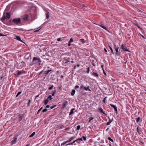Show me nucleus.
I'll return each instance as SVG.
<instances>
[{
    "label": "nucleus",
    "mask_w": 146,
    "mask_h": 146,
    "mask_svg": "<svg viewBox=\"0 0 146 146\" xmlns=\"http://www.w3.org/2000/svg\"><path fill=\"white\" fill-rule=\"evenodd\" d=\"M17 139V137H15L14 138V139L11 142V143L12 144H15L16 142V140Z\"/></svg>",
    "instance_id": "nucleus-16"
},
{
    "label": "nucleus",
    "mask_w": 146,
    "mask_h": 146,
    "mask_svg": "<svg viewBox=\"0 0 146 146\" xmlns=\"http://www.w3.org/2000/svg\"><path fill=\"white\" fill-rule=\"evenodd\" d=\"M22 93V92H19L16 95V97H18L19 95H20Z\"/></svg>",
    "instance_id": "nucleus-30"
},
{
    "label": "nucleus",
    "mask_w": 146,
    "mask_h": 146,
    "mask_svg": "<svg viewBox=\"0 0 146 146\" xmlns=\"http://www.w3.org/2000/svg\"><path fill=\"white\" fill-rule=\"evenodd\" d=\"M9 22L10 23H11V24L13 25H14V24L13 23V20H12L11 19H10Z\"/></svg>",
    "instance_id": "nucleus-41"
},
{
    "label": "nucleus",
    "mask_w": 146,
    "mask_h": 146,
    "mask_svg": "<svg viewBox=\"0 0 146 146\" xmlns=\"http://www.w3.org/2000/svg\"><path fill=\"white\" fill-rule=\"evenodd\" d=\"M49 100L48 99H47L45 100H44V104L45 105H46L48 102Z\"/></svg>",
    "instance_id": "nucleus-19"
},
{
    "label": "nucleus",
    "mask_w": 146,
    "mask_h": 146,
    "mask_svg": "<svg viewBox=\"0 0 146 146\" xmlns=\"http://www.w3.org/2000/svg\"><path fill=\"white\" fill-rule=\"evenodd\" d=\"M49 13L48 11H47V13L46 14V18L48 19L49 17Z\"/></svg>",
    "instance_id": "nucleus-21"
},
{
    "label": "nucleus",
    "mask_w": 146,
    "mask_h": 146,
    "mask_svg": "<svg viewBox=\"0 0 146 146\" xmlns=\"http://www.w3.org/2000/svg\"><path fill=\"white\" fill-rule=\"evenodd\" d=\"M84 87H83V86H80V89H84Z\"/></svg>",
    "instance_id": "nucleus-54"
},
{
    "label": "nucleus",
    "mask_w": 146,
    "mask_h": 146,
    "mask_svg": "<svg viewBox=\"0 0 146 146\" xmlns=\"http://www.w3.org/2000/svg\"><path fill=\"white\" fill-rule=\"evenodd\" d=\"M80 40L83 43H85L86 41L84 40V39H81Z\"/></svg>",
    "instance_id": "nucleus-26"
},
{
    "label": "nucleus",
    "mask_w": 146,
    "mask_h": 146,
    "mask_svg": "<svg viewBox=\"0 0 146 146\" xmlns=\"http://www.w3.org/2000/svg\"><path fill=\"white\" fill-rule=\"evenodd\" d=\"M121 48L122 49L124 52L128 51L130 52V51L127 49L126 46L125 45H124L123 44H122L121 46Z\"/></svg>",
    "instance_id": "nucleus-3"
},
{
    "label": "nucleus",
    "mask_w": 146,
    "mask_h": 146,
    "mask_svg": "<svg viewBox=\"0 0 146 146\" xmlns=\"http://www.w3.org/2000/svg\"><path fill=\"white\" fill-rule=\"evenodd\" d=\"M139 127L138 126L137 127V131L138 133L139 134H141V132L140 131H139Z\"/></svg>",
    "instance_id": "nucleus-27"
},
{
    "label": "nucleus",
    "mask_w": 146,
    "mask_h": 146,
    "mask_svg": "<svg viewBox=\"0 0 146 146\" xmlns=\"http://www.w3.org/2000/svg\"><path fill=\"white\" fill-rule=\"evenodd\" d=\"M110 105L111 107L114 108V110L115 111L116 113L117 114L118 112L117 107L113 104H110Z\"/></svg>",
    "instance_id": "nucleus-7"
},
{
    "label": "nucleus",
    "mask_w": 146,
    "mask_h": 146,
    "mask_svg": "<svg viewBox=\"0 0 146 146\" xmlns=\"http://www.w3.org/2000/svg\"><path fill=\"white\" fill-rule=\"evenodd\" d=\"M106 98H107L106 97H105V98H104V99L103 100V102L105 104L106 103V102H105V100H106Z\"/></svg>",
    "instance_id": "nucleus-40"
},
{
    "label": "nucleus",
    "mask_w": 146,
    "mask_h": 146,
    "mask_svg": "<svg viewBox=\"0 0 146 146\" xmlns=\"http://www.w3.org/2000/svg\"><path fill=\"white\" fill-rule=\"evenodd\" d=\"M119 49V48H115V49L116 52V54L117 55H119V54H118V49Z\"/></svg>",
    "instance_id": "nucleus-22"
},
{
    "label": "nucleus",
    "mask_w": 146,
    "mask_h": 146,
    "mask_svg": "<svg viewBox=\"0 0 146 146\" xmlns=\"http://www.w3.org/2000/svg\"><path fill=\"white\" fill-rule=\"evenodd\" d=\"M80 125H78L77 127V129L78 130L80 129Z\"/></svg>",
    "instance_id": "nucleus-39"
},
{
    "label": "nucleus",
    "mask_w": 146,
    "mask_h": 146,
    "mask_svg": "<svg viewBox=\"0 0 146 146\" xmlns=\"http://www.w3.org/2000/svg\"><path fill=\"white\" fill-rule=\"evenodd\" d=\"M108 139L109 141H110L113 142L114 141L110 137H108Z\"/></svg>",
    "instance_id": "nucleus-34"
},
{
    "label": "nucleus",
    "mask_w": 146,
    "mask_h": 146,
    "mask_svg": "<svg viewBox=\"0 0 146 146\" xmlns=\"http://www.w3.org/2000/svg\"><path fill=\"white\" fill-rule=\"evenodd\" d=\"M35 132H33V133H32L29 136V137H32L35 134Z\"/></svg>",
    "instance_id": "nucleus-25"
},
{
    "label": "nucleus",
    "mask_w": 146,
    "mask_h": 146,
    "mask_svg": "<svg viewBox=\"0 0 146 146\" xmlns=\"http://www.w3.org/2000/svg\"><path fill=\"white\" fill-rule=\"evenodd\" d=\"M73 38H71L70 39V40L69 41V43H71V42H73Z\"/></svg>",
    "instance_id": "nucleus-37"
},
{
    "label": "nucleus",
    "mask_w": 146,
    "mask_h": 146,
    "mask_svg": "<svg viewBox=\"0 0 146 146\" xmlns=\"http://www.w3.org/2000/svg\"><path fill=\"white\" fill-rule=\"evenodd\" d=\"M66 61L65 62V63H66L68 62H70V58H68V59H67L66 60Z\"/></svg>",
    "instance_id": "nucleus-32"
},
{
    "label": "nucleus",
    "mask_w": 146,
    "mask_h": 146,
    "mask_svg": "<svg viewBox=\"0 0 146 146\" xmlns=\"http://www.w3.org/2000/svg\"><path fill=\"white\" fill-rule=\"evenodd\" d=\"M77 140V141L78 140H81V141H82V138L78 139Z\"/></svg>",
    "instance_id": "nucleus-55"
},
{
    "label": "nucleus",
    "mask_w": 146,
    "mask_h": 146,
    "mask_svg": "<svg viewBox=\"0 0 146 146\" xmlns=\"http://www.w3.org/2000/svg\"><path fill=\"white\" fill-rule=\"evenodd\" d=\"M16 36V39L17 40H19V41H21V42H22V41L21 40V37L20 36Z\"/></svg>",
    "instance_id": "nucleus-18"
},
{
    "label": "nucleus",
    "mask_w": 146,
    "mask_h": 146,
    "mask_svg": "<svg viewBox=\"0 0 146 146\" xmlns=\"http://www.w3.org/2000/svg\"><path fill=\"white\" fill-rule=\"evenodd\" d=\"M111 123V122H109V121L107 122L106 125H109Z\"/></svg>",
    "instance_id": "nucleus-49"
},
{
    "label": "nucleus",
    "mask_w": 146,
    "mask_h": 146,
    "mask_svg": "<svg viewBox=\"0 0 146 146\" xmlns=\"http://www.w3.org/2000/svg\"><path fill=\"white\" fill-rule=\"evenodd\" d=\"M134 25H135L137 27L140 29H142L141 28L140 26H139L138 24H136V23H134Z\"/></svg>",
    "instance_id": "nucleus-23"
},
{
    "label": "nucleus",
    "mask_w": 146,
    "mask_h": 146,
    "mask_svg": "<svg viewBox=\"0 0 146 146\" xmlns=\"http://www.w3.org/2000/svg\"><path fill=\"white\" fill-rule=\"evenodd\" d=\"M56 90H54V91L52 94V96H54V94L56 93Z\"/></svg>",
    "instance_id": "nucleus-33"
},
{
    "label": "nucleus",
    "mask_w": 146,
    "mask_h": 146,
    "mask_svg": "<svg viewBox=\"0 0 146 146\" xmlns=\"http://www.w3.org/2000/svg\"><path fill=\"white\" fill-rule=\"evenodd\" d=\"M92 75L93 76H95L97 77H98L99 76L98 74L96 72H92Z\"/></svg>",
    "instance_id": "nucleus-11"
},
{
    "label": "nucleus",
    "mask_w": 146,
    "mask_h": 146,
    "mask_svg": "<svg viewBox=\"0 0 146 146\" xmlns=\"http://www.w3.org/2000/svg\"><path fill=\"white\" fill-rule=\"evenodd\" d=\"M47 110H48L46 108L42 110V112H46L47 111Z\"/></svg>",
    "instance_id": "nucleus-31"
},
{
    "label": "nucleus",
    "mask_w": 146,
    "mask_h": 146,
    "mask_svg": "<svg viewBox=\"0 0 146 146\" xmlns=\"http://www.w3.org/2000/svg\"><path fill=\"white\" fill-rule=\"evenodd\" d=\"M89 68H90V67H89L87 68V73H89V71H90Z\"/></svg>",
    "instance_id": "nucleus-47"
},
{
    "label": "nucleus",
    "mask_w": 146,
    "mask_h": 146,
    "mask_svg": "<svg viewBox=\"0 0 146 146\" xmlns=\"http://www.w3.org/2000/svg\"><path fill=\"white\" fill-rule=\"evenodd\" d=\"M23 119L22 116L20 115H19V120L20 121H21Z\"/></svg>",
    "instance_id": "nucleus-28"
},
{
    "label": "nucleus",
    "mask_w": 146,
    "mask_h": 146,
    "mask_svg": "<svg viewBox=\"0 0 146 146\" xmlns=\"http://www.w3.org/2000/svg\"><path fill=\"white\" fill-rule=\"evenodd\" d=\"M104 50L106 52H107V50L106 48H104Z\"/></svg>",
    "instance_id": "nucleus-64"
},
{
    "label": "nucleus",
    "mask_w": 146,
    "mask_h": 146,
    "mask_svg": "<svg viewBox=\"0 0 146 146\" xmlns=\"http://www.w3.org/2000/svg\"><path fill=\"white\" fill-rule=\"evenodd\" d=\"M11 15L10 13H6V18L7 19H9L10 18Z\"/></svg>",
    "instance_id": "nucleus-17"
},
{
    "label": "nucleus",
    "mask_w": 146,
    "mask_h": 146,
    "mask_svg": "<svg viewBox=\"0 0 146 146\" xmlns=\"http://www.w3.org/2000/svg\"><path fill=\"white\" fill-rule=\"evenodd\" d=\"M136 120L137 123H138L139 122H141L142 121L141 119L139 117H138L137 118Z\"/></svg>",
    "instance_id": "nucleus-13"
},
{
    "label": "nucleus",
    "mask_w": 146,
    "mask_h": 146,
    "mask_svg": "<svg viewBox=\"0 0 146 146\" xmlns=\"http://www.w3.org/2000/svg\"><path fill=\"white\" fill-rule=\"evenodd\" d=\"M75 110V108H73L70 111V112L69 114V115H71L72 114L74 113V111Z\"/></svg>",
    "instance_id": "nucleus-14"
},
{
    "label": "nucleus",
    "mask_w": 146,
    "mask_h": 146,
    "mask_svg": "<svg viewBox=\"0 0 146 146\" xmlns=\"http://www.w3.org/2000/svg\"><path fill=\"white\" fill-rule=\"evenodd\" d=\"M84 90L86 91L88 90L90 91H91V90L89 88V86H88L87 87H84Z\"/></svg>",
    "instance_id": "nucleus-9"
},
{
    "label": "nucleus",
    "mask_w": 146,
    "mask_h": 146,
    "mask_svg": "<svg viewBox=\"0 0 146 146\" xmlns=\"http://www.w3.org/2000/svg\"><path fill=\"white\" fill-rule=\"evenodd\" d=\"M30 102H31V100H29V102L28 104V105L29 106V104H30Z\"/></svg>",
    "instance_id": "nucleus-53"
},
{
    "label": "nucleus",
    "mask_w": 146,
    "mask_h": 146,
    "mask_svg": "<svg viewBox=\"0 0 146 146\" xmlns=\"http://www.w3.org/2000/svg\"><path fill=\"white\" fill-rule=\"evenodd\" d=\"M50 107V106L49 105H47V106H46V108H49Z\"/></svg>",
    "instance_id": "nucleus-56"
},
{
    "label": "nucleus",
    "mask_w": 146,
    "mask_h": 146,
    "mask_svg": "<svg viewBox=\"0 0 146 146\" xmlns=\"http://www.w3.org/2000/svg\"><path fill=\"white\" fill-rule=\"evenodd\" d=\"M71 44H70V43H69L68 42V46H70Z\"/></svg>",
    "instance_id": "nucleus-62"
},
{
    "label": "nucleus",
    "mask_w": 146,
    "mask_h": 146,
    "mask_svg": "<svg viewBox=\"0 0 146 146\" xmlns=\"http://www.w3.org/2000/svg\"><path fill=\"white\" fill-rule=\"evenodd\" d=\"M57 40L58 41H61L62 40H61V38H57Z\"/></svg>",
    "instance_id": "nucleus-46"
},
{
    "label": "nucleus",
    "mask_w": 146,
    "mask_h": 146,
    "mask_svg": "<svg viewBox=\"0 0 146 146\" xmlns=\"http://www.w3.org/2000/svg\"><path fill=\"white\" fill-rule=\"evenodd\" d=\"M57 106L56 105H54V106H52L51 107H50V109H53V108H54L55 107H56Z\"/></svg>",
    "instance_id": "nucleus-43"
},
{
    "label": "nucleus",
    "mask_w": 146,
    "mask_h": 146,
    "mask_svg": "<svg viewBox=\"0 0 146 146\" xmlns=\"http://www.w3.org/2000/svg\"><path fill=\"white\" fill-rule=\"evenodd\" d=\"M43 108V107H42L38 111V112L37 113V114H38Z\"/></svg>",
    "instance_id": "nucleus-45"
},
{
    "label": "nucleus",
    "mask_w": 146,
    "mask_h": 146,
    "mask_svg": "<svg viewBox=\"0 0 146 146\" xmlns=\"http://www.w3.org/2000/svg\"><path fill=\"white\" fill-rule=\"evenodd\" d=\"M99 26L101 27L102 28H103V29H104L107 31V28L104 26H103V24H101L100 25H98Z\"/></svg>",
    "instance_id": "nucleus-12"
},
{
    "label": "nucleus",
    "mask_w": 146,
    "mask_h": 146,
    "mask_svg": "<svg viewBox=\"0 0 146 146\" xmlns=\"http://www.w3.org/2000/svg\"><path fill=\"white\" fill-rule=\"evenodd\" d=\"M52 98L51 96V95H50V96H48V97L47 98V99H49L50 100H51Z\"/></svg>",
    "instance_id": "nucleus-29"
},
{
    "label": "nucleus",
    "mask_w": 146,
    "mask_h": 146,
    "mask_svg": "<svg viewBox=\"0 0 146 146\" xmlns=\"http://www.w3.org/2000/svg\"><path fill=\"white\" fill-rule=\"evenodd\" d=\"M25 71L24 70H22L21 71L18 70L17 71V74H15V76L17 77H18L20 75L22 74H25Z\"/></svg>",
    "instance_id": "nucleus-2"
},
{
    "label": "nucleus",
    "mask_w": 146,
    "mask_h": 146,
    "mask_svg": "<svg viewBox=\"0 0 146 146\" xmlns=\"http://www.w3.org/2000/svg\"><path fill=\"white\" fill-rule=\"evenodd\" d=\"M82 137L84 141H86V137H85L84 136H82Z\"/></svg>",
    "instance_id": "nucleus-42"
},
{
    "label": "nucleus",
    "mask_w": 146,
    "mask_h": 146,
    "mask_svg": "<svg viewBox=\"0 0 146 146\" xmlns=\"http://www.w3.org/2000/svg\"><path fill=\"white\" fill-rule=\"evenodd\" d=\"M108 117L109 119V121L110 122H111L113 120V119H111L109 117Z\"/></svg>",
    "instance_id": "nucleus-35"
},
{
    "label": "nucleus",
    "mask_w": 146,
    "mask_h": 146,
    "mask_svg": "<svg viewBox=\"0 0 146 146\" xmlns=\"http://www.w3.org/2000/svg\"><path fill=\"white\" fill-rule=\"evenodd\" d=\"M5 36V35L2 34V33H0V36Z\"/></svg>",
    "instance_id": "nucleus-59"
},
{
    "label": "nucleus",
    "mask_w": 146,
    "mask_h": 146,
    "mask_svg": "<svg viewBox=\"0 0 146 146\" xmlns=\"http://www.w3.org/2000/svg\"><path fill=\"white\" fill-rule=\"evenodd\" d=\"M40 29H39V30H36V31H35L34 32H38V31H39V30Z\"/></svg>",
    "instance_id": "nucleus-60"
},
{
    "label": "nucleus",
    "mask_w": 146,
    "mask_h": 146,
    "mask_svg": "<svg viewBox=\"0 0 146 146\" xmlns=\"http://www.w3.org/2000/svg\"><path fill=\"white\" fill-rule=\"evenodd\" d=\"M23 19L25 21H28L29 20V16L28 15H25L23 17Z\"/></svg>",
    "instance_id": "nucleus-4"
},
{
    "label": "nucleus",
    "mask_w": 146,
    "mask_h": 146,
    "mask_svg": "<svg viewBox=\"0 0 146 146\" xmlns=\"http://www.w3.org/2000/svg\"><path fill=\"white\" fill-rule=\"evenodd\" d=\"M98 111H100V112L104 114L106 116H107V114H106V113L103 111L102 108L101 107H99L98 109Z\"/></svg>",
    "instance_id": "nucleus-5"
},
{
    "label": "nucleus",
    "mask_w": 146,
    "mask_h": 146,
    "mask_svg": "<svg viewBox=\"0 0 146 146\" xmlns=\"http://www.w3.org/2000/svg\"><path fill=\"white\" fill-rule=\"evenodd\" d=\"M53 85H52L51 87H49L48 88V89L49 90H51L53 88Z\"/></svg>",
    "instance_id": "nucleus-36"
},
{
    "label": "nucleus",
    "mask_w": 146,
    "mask_h": 146,
    "mask_svg": "<svg viewBox=\"0 0 146 146\" xmlns=\"http://www.w3.org/2000/svg\"><path fill=\"white\" fill-rule=\"evenodd\" d=\"M113 45H114V47L115 48H118V47L116 46V44L115 43H113Z\"/></svg>",
    "instance_id": "nucleus-51"
},
{
    "label": "nucleus",
    "mask_w": 146,
    "mask_h": 146,
    "mask_svg": "<svg viewBox=\"0 0 146 146\" xmlns=\"http://www.w3.org/2000/svg\"><path fill=\"white\" fill-rule=\"evenodd\" d=\"M70 128L69 127H68L67 128L65 129V130H67L70 129Z\"/></svg>",
    "instance_id": "nucleus-57"
},
{
    "label": "nucleus",
    "mask_w": 146,
    "mask_h": 146,
    "mask_svg": "<svg viewBox=\"0 0 146 146\" xmlns=\"http://www.w3.org/2000/svg\"><path fill=\"white\" fill-rule=\"evenodd\" d=\"M71 141H72V140L70 138L69 139H68L67 141H66V142H70Z\"/></svg>",
    "instance_id": "nucleus-48"
},
{
    "label": "nucleus",
    "mask_w": 146,
    "mask_h": 146,
    "mask_svg": "<svg viewBox=\"0 0 146 146\" xmlns=\"http://www.w3.org/2000/svg\"><path fill=\"white\" fill-rule=\"evenodd\" d=\"M13 23L16 25H19L21 23V19L20 18H15L13 20Z\"/></svg>",
    "instance_id": "nucleus-1"
},
{
    "label": "nucleus",
    "mask_w": 146,
    "mask_h": 146,
    "mask_svg": "<svg viewBox=\"0 0 146 146\" xmlns=\"http://www.w3.org/2000/svg\"><path fill=\"white\" fill-rule=\"evenodd\" d=\"M103 73L105 75H106V73L105 72V71H104V70L103 69Z\"/></svg>",
    "instance_id": "nucleus-63"
},
{
    "label": "nucleus",
    "mask_w": 146,
    "mask_h": 146,
    "mask_svg": "<svg viewBox=\"0 0 146 146\" xmlns=\"http://www.w3.org/2000/svg\"><path fill=\"white\" fill-rule=\"evenodd\" d=\"M39 59V58H38L36 57H34L33 58V60L32 62H34L36 60L38 61Z\"/></svg>",
    "instance_id": "nucleus-15"
},
{
    "label": "nucleus",
    "mask_w": 146,
    "mask_h": 146,
    "mask_svg": "<svg viewBox=\"0 0 146 146\" xmlns=\"http://www.w3.org/2000/svg\"><path fill=\"white\" fill-rule=\"evenodd\" d=\"M79 88V86L78 85H77L75 86V89H76L77 88Z\"/></svg>",
    "instance_id": "nucleus-52"
},
{
    "label": "nucleus",
    "mask_w": 146,
    "mask_h": 146,
    "mask_svg": "<svg viewBox=\"0 0 146 146\" xmlns=\"http://www.w3.org/2000/svg\"><path fill=\"white\" fill-rule=\"evenodd\" d=\"M75 92V90L74 89L72 90V91L71 93V95L72 96H73L74 95Z\"/></svg>",
    "instance_id": "nucleus-20"
},
{
    "label": "nucleus",
    "mask_w": 146,
    "mask_h": 146,
    "mask_svg": "<svg viewBox=\"0 0 146 146\" xmlns=\"http://www.w3.org/2000/svg\"><path fill=\"white\" fill-rule=\"evenodd\" d=\"M109 47L110 49L111 50V53L112 54H114V52H113V49L110 46V45H109Z\"/></svg>",
    "instance_id": "nucleus-24"
},
{
    "label": "nucleus",
    "mask_w": 146,
    "mask_h": 146,
    "mask_svg": "<svg viewBox=\"0 0 146 146\" xmlns=\"http://www.w3.org/2000/svg\"><path fill=\"white\" fill-rule=\"evenodd\" d=\"M94 118L92 117H90L89 118V122H90Z\"/></svg>",
    "instance_id": "nucleus-38"
},
{
    "label": "nucleus",
    "mask_w": 146,
    "mask_h": 146,
    "mask_svg": "<svg viewBox=\"0 0 146 146\" xmlns=\"http://www.w3.org/2000/svg\"><path fill=\"white\" fill-rule=\"evenodd\" d=\"M44 70H42V71H41L39 73V74L40 75V74H42V73L44 72Z\"/></svg>",
    "instance_id": "nucleus-50"
},
{
    "label": "nucleus",
    "mask_w": 146,
    "mask_h": 146,
    "mask_svg": "<svg viewBox=\"0 0 146 146\" xmlns=\"http://www.w3.org/2000/svg\"><path fill=\"white\" fill-rule=\"evenodd\" d=\"M51 71V70H48L47 71H44V74H45V76H46L47 75V74L49 73V72Z\"/></svg>",
    "instance_id": "nucleus-10"
},
{
    "label": "nucleus",
    "mask_w": 146,
    "mask_h": 146,
    "mask_svg": "<svg viewBox=\"0 0 146 146\" xmlns=\"http://www.w3.org/2000/svg\"><path fill=\"white\" fill-rule=\"evenodd\" d=\"M6 19V16L5 15V13H3V15L2 18L0 19V20L2 21V22H3V21H4Z\"/></svg>",
    "instance_id": "nucleus-8"
},
{
    "label": "nucleus",
    "mask_w": 146,
    "mask_h": 146,
    "mask_svg": "<svg viewBox=\"0 0 146 146\" xmlns=\"http://www.w3.org/2000/svg\"><path fill=\"white\" fill-rule=\"evenodd\" d=\"M77 140L76 139V140L74 141L72 143H75L76 142H77Z\"/></svg>",
    "instance_id": "nucleus-58"
},
{
    "label": "nucleus",
    "mask_w": 146,
    "mask_h": 146,
    "mask_svg": "<svg viewBox=\"0 0 146 146\" xmlns=\"http://www.w3.org/2000/svg\"><path fill=\"white\" fill-rule=\"evenodd\" d=\"M74 138V137H71L70 139L72 140Z\"/></svg>",
    "instance_id": "nucleus-61"
},
{
    "label": "nucleus",
    "mask_w": 146,
    "mask_h": 146,
    "mask_svg": "<svg viewBox=\"0 0 146 146\" xmlns=\"http://www.w3.org/2000/svg\"><path fill=\"white\" fill-rule=\"evenodd\" d=\"M42 60H40V58H39V59H38V61L37 62H36V63H37V62H38V63H39V62H42Z\"/></svg>",
    "instance_id": "nucleus-44"
},
{
    "label": "nucleus",
    "mask_w": 146,
    "mask_h": 146,
    "mask_svg": "<svg viewBox=\"0 0 146 146\" xmlns=\"http://www.w3.org/2000/svg\"><path fill=\"white\" fill-rule=\"evenodd\" d=\"M68 102L67 101H66L63 102L62 104V108L63 109H64L66 107V106L68 105Z\"/></svg>",
    "instance_id": "nucleus-6"
}]
</instances>
